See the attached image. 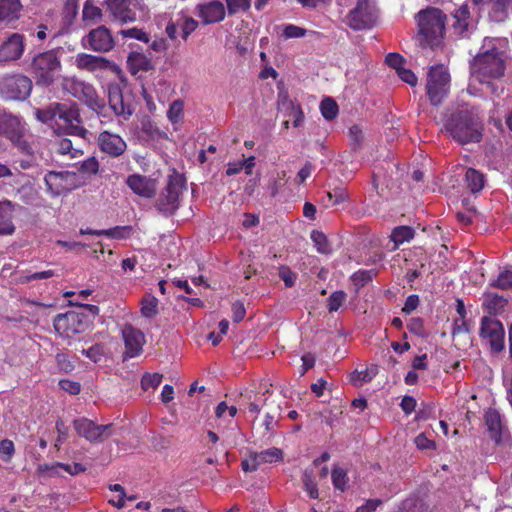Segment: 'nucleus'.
I'll use <instances>...</instances> for the list:
<instances>
[{"label":"nucleus","instance_id":"1","mask_svg":"<svg viewBox=\"0 0 512 512\" xmlns=\"http://www.w3.org/2000/svg\"><path fill=\"white\" fill-rule=\"evenodd\" d=\"M443 127L445 132L460 145L479 143L483 137L482 120L473 108L457 109L446 115Z\"/></svg>","mask_w":512,"mask_h":512},{"label":"nucleus","instance_id":"2","mask_svg":"<svg viewBox=\"0 0 512 512\" xmlns=\"http://www.w3.org/2000/svg\"><path fill=\"white\" fill-rule=\"evenodd\" d=\"M506 69V54L495 48L492 40H485L482 51L471 62V73L480 83L486 84L496 93L492 79H499Z\"/></svg>","mask_w":512,"mask_h":512},{"label":"nucleus","instance_id":"3","mask_svg":"<svg viewBox=\"0 0 512 512\" xmlns=\"http://www.w3.org/2000/svg\"><path fill=\"white\" fill-rule=\"evenodd\" d=\"M62 65L58 50L52 49L36 54L29 66V71L36 85L51 86L59 76Z\"/></svg>","mask_w":512,"mask_h":512},{"label":"nucleus","instance_id":"4","mask_svg":"<svg viewBox=\"0 0 512 512\" xmlns=\"http://www.w3.org/2000/svg\"><path fill=\"white\" fill-rule=\"evenodd\" d=\"M445 14L437 8H428L417 14L419 33L422 45H438L445 31Z\"/></svg>","mask_w":512,"mask_h":512},{"label":"nucleus","instance_id":"5","mask_svg":"<svg viewBox=\"0 0 512 512\" xmlns=\"http://www.w3.org/2000/svg\"><path fill=\"white\" fill-rule=\"evenodd\" d=\"M62 87L64 91L84 103L98 116L105 115V101L98 96L93 85L74 77H67L64 78Z\"/></svg>","mask_w":512,"mask_h":512},{"label":"nucleus","instance_id":"6","mask_svg":"<svg viewBox=\"0 0 512 512\" xmlns=\"http://www.w3.org/2000/svg\"><path fill=\"white\" fill-rule=\"evenodd\" d=\"M47 190L53 196L69 193L84 186L87 179L75 171H49L44 177Z\"/></svg>","mask_w":512,"mask_h":512},{"label":"nucleus","instance_id":"7","mask_svg":"<svg viewBox=\"0 0 512 512\" xmlns=\"http://www.w3.org/2000/svg\"><path fill=\"white\" fill-rule=\"evenodd\" d=\"M57 121L62 122V129L65 134L77 136L87 140L89 131L84 127L79 107L76 103H60L57 106Z\"/></svg>","mask_w":512,"mask_h":512},{"label":"nucleus","instance_id":"8","mask_svg":"<svg viewBox=\"0 0 512 512\" xmlns=\"http://www.w3.org/2000/svg\"><path fill=\"white\" fill-rule=\"evenodd\" d=\"M450 75L442 65L431 67L427 79V95L433 106L440 105L450 89Z\"/></svg>","mask_w":512,"mask_h":512},{"label":"nucleus","instance_id":"9","mask_svg":"<svg viewBox=\"0 0 512 512\" xmlns=\"http://www.w3.org/2000/svg\"><path fill=\"white\" fill-rule=\"evenodd\" d=\"M31 90L32 81L27 76L16 74L0 79V94L7 100H25Z\"/></svg>","mask_w":512,"mask_h":512},{"label":"nucleus","instance_id":"10","mask_svg":"<svg viewBox=\"0 0 512 512\" xmlns=\"http://www.w3.org/2000/svg\"><path fill=\"white\" fill-rule=\"evenodd\" d=\"M185 180L182 175L173 173L169 176L166 188L159 196L156 206L160 212L172 214L178 208L179 195L182 193Z\"/></svg>","mask_w":512,"mask_h":512},{"label":"nucleus","instance_id":"11","mask_svg":"<svg viewBox=\"0 0 512 512\" xmlns=\"http://www.w3.org/2000/svg\"><path fill=\"white\" fill-rule=\"evenodd\" d=\"M53 324L55 331L64 338H72L88 328L86 316L75 311L58 314Z\"/></svg>","mask_w":512,"mask_h":512},{"label":"nucleus","instance_id":"12","mask_svg":"<svg viewBox=\"0 0 512 512\" xmlns=\"http://www.w3.org/2000/svg\"><path fill=\"white\" fill-rule=\"evenodd\" d=\"M348 25L354 30L372 28L377 22V10L372 0H358L348 16Z\"/></svg>","mask_w":512,"mask_h":512},{"label":"nucleus","instance_id":"13","mask_svg":"<svg viewBox=\"0 0 512 512\" xmlns=\"http://www.w3.org/2000/svg\"><path fill=\"white\" fill-rule=\"evenodd\" d=\"M108 103L114 114L124 120H128L134 113L132 93L117 83L108 86Z\"/></svg>","mask_w":512,"mask_h":512},{"label":"nucleus","instance_id":"14","mask_svg":"<svg viewBox=\"0 0 512 512\" xmlns=\"http://www.w3.org/2000/svg\"><path fill=\"white\" fill-rule=\"evenodd\" d=\"M75 431L89 442H103L112 435V424L98 425L94 421L82 417L73 421Z\"/></svg>","mask_w":512,"mask_h":512},{"label":"nucleus","instance_id":"15","mask_svg":"<svg viewBox=\"0 0 512 512\" xmlns=\"http://www.w3.org/2000/svg\"><path fill=\"white\" fill-rule=\"evenodd\" d=\"M480 337L487 341L494 353L501 352L505 347V331L499 320L483 317L481 320Z\"/></svg>","mask_w":512,"mask_h":512},{"label":"nucleus","instance_id":"16","mask_svg":"<svg viewBox=\"0 0 512 512\" xmlns=\"http://www.w3.org/2000/svg\"><path fill=\"white\" fill-rule=\"evenodd\" d=\"M137 4L133 0H104L102 3L111 20L121 25L133 23L137 20L136 13L133 10V7H136Z\"/></svg>","mask_w":512,"mask_h":512},{"label":"nucleus","instance_id":"17","mask_svg":"<svg viewBox=\"0 0 512 512\" xmlns=\"http://www.w3.org/2000/svg\"><path fill=\"white\" fill-rule=\"evenodd\" d=\"M84 48L91 49L96 52H109L115 46V40L110 29L101 25L92 29L83 39Z\"/></svg>","mask_w":512,"mask_h":512},{"label":"nucleus","instance_id":"18","mask_svg":"<svg viewBox=\"0 0 512 512\" xmlns=\"http://www.w3.org/2000/svg\"><path fill=\"white\" fill-rule=\"evenodd\" d=\"M97 144L100 151L111 158H118L127 150L126 141L120 135L107 130L99 133Z\"/></svg>","mask_w":512,"mask_h":512},{"label":"nucleus","instance_id":"19","mask_svg":"<svg viewBox=\"0 0 512 512\" xmlns=\"http://www.w3.org/2000/svg\"><path fill=\"white\" fill-rule=\"evenodd\" d=\"M25 37L20 33H12L0 45V63L16 61L25 50Z\"/></svg>","mask_w":512,"mask_h":512},{"label":"nucleus","instance_id":"20","mask_svg":"<svg viewBox=\"0 0 512 512\" xmlns=\"http://www.w3.org/2000/svg\"><path fill=\"white\" fill-rule=\"evenodd\" d=\"M122 336L125 343L124 358L138 356L142 352L145 343L144 334L132 325L126 324L122 329Z\"/></svg>","mask_w":512,"mask_h":512},{"label":"nucleus","instance_id":"21","mask_svg":"<svg viewBox=\"0 0 512 512\" xmlns=\"http://www.w3.org/2000/svg\"><path fill=\"white\" fill-rule=\"evenodd\" d=\"M196 11L198 17L202 19L205 25L219 23L225 19L226 15V7L219 0L198 4Z\"/></svg>","mask_w":512,"mask_h":512},{"label":"nucleus","instance_id":"22","mask_svg":"<svg viewBox=\"0 0 512 512\" xmlns=\"http://www.w3.org/2000/svg\"><path fill=\"white\" fill-rule=\"evenodd\" d=\"M451 28L461 37H468L474 28L467 4H462L451 13Z\"/></svg>","mask_w":512,"mask_h":512},{"label":"nucleus","instance_id":"23","mask_svg":"<svg viewBox=\"0 0 512 512\" xmlns=\"http://www.w3.org/2000/svg\"><path fill=\"white\" fill-rule=\"evenodd\" d=\"M127 186L137 195L152 198L156 194V182L150 177L132 174L126 180Z\"/></svg>","mask_w":512,"mask_h":512},{"label":"nucleus","instance_id":"24","mask_svg":"<svg viewBox=\"0 0 512 512\" xmlns=\"http://www.w3.org/2000/svg\"><path fill=\"white\" fill-rule=\"evenodd\" d=\"M22 125L20 119L12 114L0 115V134L6 136L12 142H17L22 137Z\"/></svg>","mask_w":512,"mask_h":512},{"label":"nucleus","instance_id":"25","mask_svg":"<svg viewBox=\"0 0 512 512\" xmlns=\"http://www.w3.org/2000/svg\"><path fill=\"white\" fill-rule=\"evenodd\" d=\"M75 64L77 68L88 72L106 70L110 67V61L101 56L80 53L76 56Z\"/></svg>","mask_w":512,"mask_h":512},{"label":"nucleus","instance_id":"26","mask_svg":"<svg viewBox=\"0 0 512 512\" xmlns=\"http://www.w3.org/2000/svg\"><path fill=\"white\" fill-rule=\"evenodd\" d=\"M14 204L9 200L0 201V235H12L15 232L13 223Z\"/></svg>","mask_w":512,"mask_h":512},{"label":"nucleus","instance_id":"27","mask_svg":"<svg viewBox=\"0 0 512 512\" xmlns=\"http://www.w3.org/2000/svg\"><path fill=\"white\" fill-rule=\"evenodd\" d=\"M484 418L490 437L495 442H500L503 425L499 412L494 409H489L485 413Z\"/></svg>","mask_w":512,"mask_h":512},{"label":"nucleus","instance_id":"28","mask_svg":"<svg viewBox=\"0 0 512 512\" xmlns=\"http://www.w3.org/2000/svg\"><path fill=\"white\" fill-rule=\"evenodd\" d=\"M130 70L133 74L139 71H150L153 69L152 61L143 53L131 52L127 59Z\"/></svg>","mask_w":512,"mask_h":512},{"label":"nucleus","instance_id":"29","mask_svg":"<svg viewBox=\"0 0 512 512\" xmlns=\"http://www.w3.org/2000/svg\"><path fill=\"white\" fill-rule=\"evenodd\" d=\"M507 298L493 292H486L483 295V305L491 314H497L504 310L507 305Z\"/></svg>","mask_w":512,"mask_h":512},{"label":"nucleus","instance_id":"30","mask_svg":"<svg viewBox=\"0 0 512 512\" xmlns=\"http://www.w3.org/2000/svg\"><path fill=\"white\" fill-rule=\"evenodd\" d=\"M20 8V0H0V23L17 18Z\"/></svg>","mask_w":512,"mask_h":512},{"label":"nucleus","instance_id":"31","mask_svg":"<svg viewBox=\"0 0 512 512\" xmlns=\"http://www.w3.org/2000/svg\"><path fill=\"white\" fill-rule=\"evenodd\" d=\"M78 0H65L62 10L61 30H68L78 15Z\"/></svg>","mask_w":512,"mask_h":512},{"label":"nucleus","instance_id":"32","mask_svg":"<svg viewBox=\"0 0 512 512\" xmlns=\"http://www.w3.org/2000/svg\"><path fill=\"white\" fill-rule=\"evenodd\" d=\"M53 146L57 154L67 155L70 159L78 158L83 154L82 150L74 147L72 141L68 138L57 139Z\"/></svg>","mask_w":512,"mask_h":512},{"label":"nucleus","instance_id":"33","mask_svg":"<svg viewBox=\"0 0 512 512\" xmlns=\"http://www.w3.org/2000/svg\"><path fill=\"white\" fill-rule=\"evenodd\" d=\"M465 183L472 193H477L484 187V175L473 168H469L465 173Z\"/></svg>","mask_w":512,"mask_h":512},{"label":"nucleus","instance_id":"34","mask_svg":"<svg viewBox=\"0 0 512 512\" xmlns=\"http://www.w3.org/2000/svg\"><path fill=\"white\" fill-rule=\"evenodd\" d=\"M378 370L376 366H371L369 368H366L365 370H355L350 375V382L355 387H360L364 383H368L372 381V379L377 375Z\"/></svg>","mask_w":512,"mask_h":512},{"label":"nucleus","instance_id":"35","mask_svg":"<svg viewBox=\"0 0 512 512\" xmlns=\"http://www.w3.org/2000/svg\"><path fill=\"white\" fill-rule=\"evenodd\" d=\"M414 230L409 226L395 227L391 233V240L394 242V249L404 242L410 241L414 237Z\"/></svg>","mask_w":512,"mask_h":512},{"label":"nucleus","instance_id":"36","mask_svg":"<svg viewBox=\"0 0 512 512\" xmlns=\"http://www.w3.org/2000/svg\"><path fill=\"white\" fill-rule=\"evenodd\" d=\"M259 465L264 463H274L283 460V451L273 447L261 452H253Z\"/></svg>","mask_w":512,"mask_h":512},{"label":"nucleus","instance_id":"37","mask_svg":"<svg viewBox=\"0 0 512 512\" xmlns=\"http://www.w3.org/2000/svg\"><path fill=\"white\" fill-rule=\"evenodd\" d=\"M132 230L131 226H116L110 229L96 231L95 233L97 236H107L108 238L120 240L130 237Z\"/></svg>","mask_w":512,"mask_h":512},{"label":"nucleus","instance_id":"38","mask_svg":"<svg viewBox=\"0 0 512 512\" xmlns=\"http://www.w3.org/2000/svg\"><path fill=\"white\" fill-rule=\"evenodd\" d=\"M302 482L303 488L308 493L310 498L317 499L319 497V491L315 481L314 471L312 469H306L304 471Z\"/></svg>","mask_w":512,"mask_h":512},{"label":"nucleus","instance_id":"39","mask_svg":"<svg viewBox=\"0 0 512 512\" xmlns=\"http://www.w3.org/2000/svg\"><path fill=\"white\" fill-rule=\"evenodd\" d=\"M158 313V300L151 294L144 296L141 301V314L146 318H152Z\"/></svg>","mask_w":512,"mask_h":512},{"label":"nucleus","instance_id":"40","mask_svg":"<svg viewBox=\"0 0 512 512\" xmlns=\"http://www.w3.org/2000/svg\"><path fill=\"white\" fill-rule=\"evenodd\" d=\"M311 239L319 253L330 254L332 252V247L329 244L328 239L323 232L313 230L311 232Z\"/></svg>","mask_w":512,"mask_h":512},{"label":"nucleus","instance_id":"41","mask_svg":"<svg viewBox=\"0 0 512 512\" xmlns=\"http://www.w3.org/2000/svg\"><path fill=\"white\" fill-rule=\"evenodd\" d=\"M59 104L58 102H54L44 109H38L36 111L37 119L43 123L57 122L58 114L56 112H58L57 106H59Z\"/></svg>","mask_w":512,"mask_h":512},{"label":"nucleus","instance_id":"42","mask_svg":"<svg viewBox=\"0 0 512 512\" xmlns=\"http://www.w3.org/2000/svg\"><path fill=\"white\" fill-rule=\"evenodd\" d=\"M320 110L326 120H332L338 114V105L332 98L327 97L322 100Z\"/></svg>","mask_w":512,"mask_h":512},{"label":"nucleus","instance_id":"43","mask_svg":"<svg viewBox=\"0 0 512 512\" xmlns=\"http://www.w3.org/2000/svg\"><path fill=\"white\" fill-rule=\"evenodd\" d=\"M83 18L86 20L100 21L103 17L102 9L95 6L92 0H87L83 6Z\"/></svg>","mask_w":512,"mask_h":512},{"label":"nucleus","instance_id":"44","mask_svg":"<svg viewBox=\"0 0 512 512\" xmlns=\"http://www.w3.org/2000/svg\"><path fill=\"white\" fill-rule=\"evenodd\" d=\"M225 2L229 15L246 12L251 7V0H225Z\"/></svg>","mask_w":512,"mask_h":512},{"label":"nucleus","instance_id":"45","mask_svg":"<svg viewBox=\"0 0 512 512\" xmlns=\"http://www.w3.org/2000/svg\"><path fill=\"white\" fill-rule=\"evenodd\" d=\"M332 483L335 489L344 491L347 487L348 476L344 469L335 467L331 474Z\"/></svg>","mask_w":512,"mask_h":512},{"label":"nucleus","instance_id":"46","mask_svg":"<svg viewBox=\"0 0 512 512\" xmlns=\"http://www.w3.org/2000/svg\"><path fill=\"white\" fill-rule=\"evenodd\" d=\"M375 275V270H359L352 275L351 279L354 285L360 288L370 282Z\"/></svg>","mask_w":512,"mask_h":512},{"label":"nucleus","instance_id":"47","mask_svg":"<svg viewBox=\"0 0 512 512\" xmlns=\"http://www.w3.org/2000/svg\"><path fill=\"white\" fill-rule=\"evenodd\" d=\"M180 21V28L182 31V38L186 40L189 35L194 32L198 27V22L192 17L181 16L178 18Z\"/></svg>","mask_w":512,"mask_h":512},{"label":"nucleus","instance_id":"48","mask_svg":"<svg viewBox=\"0 0 512 512\" xmlns=\"http://www.w3.org/2000/svg\"><path fill=\"white\" fill-rule=\"evenodd\" d=\"M490 286L496 287L502 290H508L512 288V271L505 270L501 272L496 280H494Z\"/></svg>","mask_w":512,"mask_h":512},{"label":"nucleus","instance_id":"49","mask_svg":"<svg viewBox=\"0 0 512 512\" xmlns=\"http://www.w3.org/2000/svg\"><path fill=\"white\" fill-rule=\"evenodd\" d=\"M119 34L123 38H132V39H136L141 42H144V43H148L150 40L149 35L145 31H143L142 29L136 28V27L125 29V30H120Z\"/></svg>","mask_w":512,"mask_h":512},{"label":"nucleus","instance_id":"50","mask_svg":"<svg viewBox=\"0 0 512 512\" xmlns=\"http://www.w3.org/2000/svg\"><path fill=\"white\" fill-rule=\"evenodd\" d=\"M345 299H346L345 292L340 291V290L333 292L327 300V302H328L327 307H328L329 312L337 311L341 307V305L343 304Z\"/></svg>","mask_w":512,"mask_h":512},{"label":"nucleus","instance_id":"51","mask_svg":"<svg viewBox=\"0 0 512 512\" xmlns=\"http://www.w3.org/2000/svg\"><path fill=\"white\" fill-rule=\"evenodd\" d=\"M99 171V162L95 157H89L84 160L79 168L78 173L81 172L83 174L95 175Z\"/></svg>","mask_w":512,"mask_h":512},{"label":"nucleus","instance_id":"52","mask_svg":"<svg viewBox=\"0 0 512 512\" xmlns=\"http://www.w3.org/2000/svg\"><path fill=\"white\" fill-rule=\"evenodd\" d=\"M162 381V375L159 373L153 374H145L141 379V387L143 390H148L150 388H156L160 385Z\"/></svg>","mask_w":512,"mask_h":512},{"label":"nucleus","instance_id":"53","mask_svg":"<svg viewBox=\"0 0 512 512\" xmlns=\"http://www.w3.org/2000/svg\"><path fill=\"white\" fill-rule=\"evenodd\" d=\"M327 197L332 205H339L348 199V194L345 188L337 187L329 191Z\"/></svg>","mask_w":512,"mask_h":512},{"label":"nucleus","instance_id":"54","mask_svg":"<svg viewBox=\"0 0 512 512\" xmlns=\"http://www.w3.org/2000/svg\"><path fill=\"white\" fill-rule=\"evenodd\" d=\"M306 33V29L293 24H287L283 28V37L286 39L301 38L304 37Z\"/></svg>","mask_w":512,"mask_h":512},{"label":"nucleus","instance_id":"55","mask_svg":"<svg viewBox=\"0 0 512 512\" xmlns=\"http://www.w3.org/2000/svg\"><path fill=\"white\" fill-rule=\"evenodd\" d=\"M81 353L93 362H98L103 356L104 350L102 345L95 344L87 349L83 348Z\"/></svg>","mask_w":512,"mask_h":512},{"label":"nucleus","instance_id":"56","mask_svg":"<svg viewBox=\"0 0 512 512\" xmlns=\"http://www.w3.org/2000/svg\"><path fill=\"white\" fill-rule=\"evenodd\" d=\"M279 277L284 281L286 287H292L295 284L296 274L287 266L279 267Z\"/></svg>","mask_w":512,"mask_h":512},{"label":"nucleus","instance_id":"57","mask_svg":"<svg viewBox=\"0 0 512 512\" xmlns=\"http://www.w3.org/2000/svg\"><path fill=\"white\" fill-rule=\"evenodd\" d=\"M385 62L398 72L403 68L405 59L398 53H389L385 58Z\"/></svg>","mask_w":512,"mask_h":512},{"label":"nucleus","instance_id":"58","mask_svg":"<svg viewBox=\"0 0 512 512\" xmlns=\"http://www.w3.org/2000/svg\"><path fill=\"white\" fill-rule=\"evenodd\" d=\"M109 489L111 491H115V492L119 493L118 499L117 500H110V502L114 506H116L117 508L124 507V505H125V497H126L124 488L120 484H113V485L109 486Z\"/></svg>","mask_w":512,"mask_h":512},{"label":"nucleus","instance_id":"59","mask_svg":"<svg viewBox=\"0 0 512 512\" xmlns=\"http://www.w3.org/2000/svg\"><path fill=\"white\" fill-rule=\"evenodd\" d=\"M60 387L70 393L71 395H77L81 391V386L78 382L71 381V380H61L59 382Z\"/></svg>","mask_w":512,"mask_h":512},{"label":"nucleus","instance_id":"60","mask_svg":"<svg viewBox=\"0 0 512 512\" xmlns=\"http://www.w3.org/2000/svg\"><path fill=\"white\" fill-rule=\"evenodd\" d=\"M232 314H233V321L235 323H238L242 321L245 317L246 310L243 305V303L237 301L232 304Z\"/></svg>","mask_w":512,"mask_h":512},{"label":"nucleus","instance_id":"61","mask_svg":"<svg viewBox=\"0 0 512 512\" xmlns=\"http://www.w3.org/2000/svg\"><path fill=\"white\" fill-rule=\"evenodd\" d=\"M397 74L402 81L408 83L409 85L415 86L417 84V77L410 69L403 67L397 72Z\"/></svg>","mask_w":512,"mask_h":512},{"label":"nucleus","instance_id":"62","mask_svg":"<svg viewBox=\"0 0 512 512\" xmlns=\"http://www.w3.org/2000/svg\"><path fill=\"white\" fill-rule=\"evenodd\" d=\"M259 466L260 465L253 452L250 453L249 459L243 460L241 463L242 470L245 472L256 471Z\"/></svg>","mask_w":512,"mask_h":512},{"label":"nucleus","instance_id":"63","mask_svg":"<svg viewBox=\"0 0 512 512\" xmlns=\"http://www.w3.org/2000/svg\"><path fill=\"white\" fill-rule=\"evenodd\" d=\"M400 407L405 414H411L416 408L415 398L408 395L404 396L400 403Z\"/></svg>","mask_w":512,"mask_h":512},{"label":"nucleus","instance_id":"64","mask_svg":"<svg viewBox=\"0 0 512 512\" xmlns=\"http://www.w3.org/2000/svg\"><path fill=\"white\" fill-rule=\"evenodd\" d=\"M56 362L58 367L64 372H71L74 368V365L69 361L66 354H57Z\"/></svg>","mask_w":512,"mask_h":512}]
</instances>
